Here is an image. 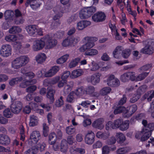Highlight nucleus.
<instances>
[{"instance_id":"nucleus-1","label":"nucleus","mask_w":154,"mask_h":154,"mask_svg":"<svg viewBox=\"0 0 154 154\" xmlns=\"http://www.w3.org/2000/svg\"><path fill=\"white\" fill-rule=\"evenodd\" d=\"M29 61V58L26 56L16 58L12 62V67L14 69H19L25 65Z\"/></svg>"},{"instance_id":"nucleus-2","label":"nucleus","mask_w":154,"mask_h":154,"mask_svg":"<svg viewBox=\"0 0 154 154\" xmlns=\"http://www.w3.org/2000/svg\"><path fill=\"white\" fill-rule=\"evenodd\" d=\"M96 11V8L93 6L83 8L79 13L80 17L81 19H87L90 17Z\"/></svg>"},{"instance_id":"nucleus-3","label":"nucleus","mask_w":154,"mask_h":154,"mask_svg":"<svg viewBox=\"0 0 154 154\" xmlns=\"http://www.w3.org/2000/svg\"><path fill=\"white\" fill-rule=\"evenodd\" d=\"M84 39L86 43L80 48L79 50L81 52H84L93 47L94 45V42L97 39V38L91 37H85Z\"/></svg>"},{"instance_id":"nucleus-4","label":"nucleus","mask_w":154,"mask_h":154,"mask_svg":"<svg viewBox=\"0 0 154 154\" xmlns=\"http://www.w3.org/2000/svg\"><path fill=\"white\" fill-rule=\"evenodd\" d=\"M154 130V123L152 122L148 124L143 129L142 132L144 135L142 138V140L145 141L148 139L150 136L152 131Z\"/></svg>"},{"instance_id":"nucleus-5","label":"nucleus","mask_w":154,"mask_h":154,"mask_svg":"<svg viewBox=\"0 0 154 154\" xmlns=\"http://www.w3.org/2000/svg\"><path fill=\"white\" fill-rule=\"evenodd\" d=\"M44 41L48 49H50L54 47L57 43V41L51 36L47 35L43 37Z\"/></svg>"},{"instance_id":"nucleus-6","label":"nucleus","mask_w":154,"mask_h":154,"mask_svg":"<svg viewBox=\"0 0 154 154\" xmlns=\"http://www.w3.org/2000/svg\"><path fill=\"white\" fill-rule=\"evenodd\" d=\"M22 108V103L18 100H14L11 106V112L16 114L19 113Z\"/></svg>"},{"instance_id":"nucleus-7","label":"nucleus","mask_w":154,"mask_h":154,"mask_svg":"<svg viewBox=\"0 0 154 154\" xmlns=\"http://www.w3.org/2000/svg\"><path fill=\"white\" fill-rule=\"evenodd\" d=\"M106 82L109 86L112 87H118L120 85L119 80L117 78H115L113 75H111L108 78Z\"/></svg>"},{"instance_id":"nucleus-8","label":"nucleus","mask_w":154,"mask_h":154,"mask_svg":"<svg viewBox=\"0 0 154 154\" xmlns=\"http://www.w3.org/2000/svg\"><path fill=\"white\" fill-rule=\"evenodd\" d=\"M106 17V16L104 12H98L92 16V18L95 22H100L104 21Z\"/></svg>"},{"instance_id":"nucleus-9","label":"nucleus","mask_w":154,"mask_h":154,"mask_svg":"<svg viewBox=\"0 0 154 154\" xmlns=\"http://www.w3.org/2000/svg\"><path fill=\"white\" fill-rule=\"evenodd\" d=\"M41 135L39 131H34L30 134L31 140L29 141V143H31L32 146H33V144H35L37 143Z\"/></svg>"},{"instance_id":"nucleus-10","label":"nucleus","mask_w":154,"mask_h":154,"mask_svg":"<svg viewBox=\"0 0 154 154\" xmlns=\"http://www.w3.org/2000/svg\"><path fill=\"white\" fill-rule=\"evenodd\" d=\"M11 48L9 45H2L0 51V54L4 57H7L11 55Z\"/></svg>"},{"instance_id":"nucleus-11","label":"nucleus","mask_w":154,"mask_h":154,"mask_svg":"<svg viewBox=\"0 0 154 154\" xmlns=\"http://www.w3.org/2000/svg\"><path fill=\"white\" fill-rule=\"evenodd\" d=\"M122 120L118 119L114 122L112 123L111 122H109L106 125V129H108L110 127L112 128L113 129H116L120 128L121 123H122Z\"/></svg>"},{"instance_id":"nucleus-12","label":"nucleus","mask_w":154,"mask_h":154,"mask_svg":"<svg viewBox=\"0 0 154 154\" xmlns=\"http://www.w3.org/2000/svg\"><path fill=\"white\" fill-rule=\"evenodd\" d=\"M77 40V39H75L73 37L68 36L63 41L62 43V45L63 46L67 47L72 45V44L76 43L78 42Z\"/></svg>"},{"instance_id":"nucleus-13","label":"nucleus","mask_w":154,"mask_h":154,"mask_svg":"<svg viewBox=\"0 0 154 154\" xmlns=\"http://www.w3.org/2000/svg\"><path fill=\"white\" fill-rule=\"evenodd\" d=\"M48 91L46 95L47 97L49 99L50 103L52 104L54 101V95L56 91L53 87H48Z\"/></svg>"},{"instance_id":"nucleus-14","label":"nucleus","mask_w":154,"mask_h":154,"mask_svg":"<svg viewBox=\"0 0 154 154\" xmlns=\"http://www.w3.org/2000/svg\"><path fill=\"white\" fill-rule=\"evenodd\" d=\"M101 76V74L99 73L94 74L88 79V81L93 85H95L99 82Z\"/></svg>"},{"instance_id":"nucleus-15","label":"nucleus","mask_w":154,"mask_h":154,"mask_svg":"<svg viewBox=\"0 0 154 154\" xmlns=\"http://www.w3.org/2000/svg\"><path fill=\"white\" fill-rule=\"evenodd\" d=\"M43 38L40 40L36 41L33 46V49L35 51H38L42 49L45 45V43Z\"/></svg>"},{"instance_id":"nucleus-16","label":"nucleus","mask_w":154,"mask_h":154,"mask_svg":"<svg viewBox=\"0 0 154 154\" xmlns=\"http://www.w3.org/2000/svg\"><path fill=\"white\" fill-rule=\"evenodd\" d=\"M140 52L144 54H151L154 52V49L151 44H146L141 50Z\"/></svg>"},{"instance_id":"nucleus-17","label":"nucleus","mask_w":154,"mask_h":154,"mask_svg":"<svg viewBox=\"0 0 154 154\" xmlns=\"http://www.w3.org/2000/svg\"><path fill=\"white\" fill-rule=\"evenodd\" d=\"M86 135L85 137V142L88 144H92L94 141V134L91 131H90Z\"/></svg>"},{"instance_id":"nucleus-18","label":"nucleus","mask_w":154,"mask_h":154,"mask_svg":"<svg viewBox=\"0 0 154 154\" xmlns=\"http://www.w3.org/2000/svg\"><path fill=\"white\" fill-rule=\"evenodd\" d=\"M59 69V67L56 66L52 67L45 74L46 77H51L55 75Z\"/></svg>"},{"instance_id":"nucleus-19","label":"nucleus","mask_w":154,"mask_h":154,"mask_svg":"<svg viewBox=\"0 0 154 154\" xmlns=\"http://www.w3.org/2000/svg\"><path fill=\"white\" fill-rule=\"evenodd\" d=\"M91 24V22L87 20H82L79 22L77 24V29L82 30Z\"/></svg>"},{"instance_id":"nucleus-20","label":"nucleus","mask_w":154,"mask_h":154,"mask_svg":"<svg viewBox=\"0 0 154 154\" xmlns=\"http://www.w3.org/2000/svg\"><path fill=\"white\" fill-rule=\"evenodd\" d=\"M10 143L9 137L5 134H0V144L3 145H7Z\"/></svg>"},{"instance_id":"nucleus-21","label":"nucleus","mask_w":154,"mask_h":154,"mask_svg":"<svg viewBox=\"0 0 154 154\" xmlns=\"http://www.w3.org/2000/svg\"><path fill=\"white\" fill-rule=\"evenodd\" d=\"M26 29L28 33L30 35L35 34L37 32L36 26L35 25H30L26 26Z\"/></svg>"},{"instance_id":"nucleus-22","label":"nucleus","mask_w":154,"mask_h":154,"mask_svg":"<svg viewBox=\"0 0 154 154\" xmlns=\"http://www.w3.org/2000/svg\"><path fill=\"white\" fill-rule=\"evenodd\" d=\"M103 121V119H99L93 123V126L95 128L101 129L103 127V125L102 124Z\"/></svg>"},{"instance_id":"nucleus-23","label":"nucleus","mask_w":154,"mask_h":154,"mask_svg":"<svg viewBox=\"0 0 154 154\" xmlns=\"http://www.w3.org/2000/svg\"><path fill=\"white\" fill-rule=\"evenodd\" d=\"M83 73V71L82 69H78L73 71L71 74L70 75V77L72 79H75L80 76Z\"/></svg>"},{"instance_id":"nucleus-24","label":"nucleus","mask_w":154,"mask_h":154,"mask_svg":"<svg viewBox=\"0 0 154 154\" xmlns=\"http://www.w3.org/2000/svg\"><path fill=\"white\" fill-rule=\"evenodd\" d=\"M68 148V146L66 140L65 139H63L60 143V151L63 152H67Z\"/></svg>"},{"instance_id":"nucleus-25","label":"nucleus","mask_w":154,"mask_h":154,"mask_svg":"<svg viewBox=\"0 0 154 154\" xmlns=\"http://www.w3.org/2000/svg\"><path fill=\"white\" fill-rule=\"evenodd\" d=\"M64 87L63 92L65 94H67L71 91L73 87L74 84L72 81H70L67 83H66Z\"/></svg>"},{"instance_id":"nucleus-26","label":"nucleus","mask_w":154,"mask_h":154,"mask_svg":"<svg viewBox=\"0 0 154 154\" xmlns=\"http://www.w3.org/2000/svg\"><path fill=\"white\" fill-rule=\"evenodd\" d=\"M46 58V55L44 53L39 54L35 57L36 60L39 63H41L44 62Z\"/></svg>"},{"instance_id":"nucleus-27","label":"nucleus","mask_w":154,"mask_h":154,"mask_svg":"<svg viewBox=\"0 0 154 154\" xmlns=\"http://www.w3.org/2000/svg\"><path fill=\"white\" fill-rule=\"evenodd\" d=\"M116 136L117 138L118 143L119 144H122L125 140V137L122 133H116Z\"/></svg>"},{"instance_id":"nucleus-28","label":"nucleus","mask_w":154,"mask_h":154,"mask_svg":"<svg viewBox=\"0 0 154 154\" xmlns=\"http://www.w3.org/2000/svg\"><path fill=\"white\" fill-rule=\"evenodd\" d=\"M137 107L136 105H133L127 107L126 110V112L128 115L131 116L137 110Z\"/></svg>"},{"instance_id":"nucleus-29","label":"nucleus","mask_w":154,"mask_h":154,"mask_svg":"<svg viewBox=\"0 0 154 154\" xmlns=\"http://www.w3.org/2000/svg\"><path fill=\"white\" fill-rule=\"evenodd\" d=\"M84 91L86 94L91 95L94 92L95 88L92 85L88 86L84 89Z\"/></svg>"},{"instance_id":"nucleus-30","label":"nucleus","mask_w":154,"mask_h":154,"mask_svg":"<svg viewBox=\"0 0 154 154\" xmlns=\"http://www.w3.org/2000/svg\"><path fill=\"white\" fill-rule=\"evenodd\" d=\"M37 118L34 115H32L30 116V121L29 125L31 127H33L37 125Z\"/></svg>"},{"instance_id":"nucleus-31","label":"nucleus","mask_w":154,"mask_h":154,"mask_svg":"<svg viewBox=\"0 0 154 154\" xmlns=\"http://www.w3.org/2000/svg\"><path fill=\"white\" fill-rule=\"evenodd\" d=\"M57 137L54 133H52L49 135V142L50 144L54 143L57 140Z\"/></svg>"},{"instance_id":"nucleus-32","label":"nucleus","mask_w":154,"mask_h":154,"mask_svg":"<svg viewBox=\"0 0 154 154\" xmlns=\"http://www.w3.org/2000/svg\"><path fill=\"white\" fill-rule=\"evenodd\" d=\"M129 122L128 121H125L124 122L122 121V123L119 128L122 131L127 130L129 128Z\"/></svg>"},{"instance_id":"nucleus-33","label":"nucleus","mask_w":154,"mask_h":154,"mask_svg":"<svg viewBox=\"0 0 154 154\" xmlns=\"http://www.w3.org/2000/svg\"><path fill=\"white\" fill-rule=\"evenodd\" d=\"M122 47L121 46H117L113 52V55L114 58H119V54L121 53Z\"/></svg>"},{"instance_id":"nucleus-34","label":"nucleus","mask_w":154,"mask_h":154,"mask_svg":"<svg viewBox=\"0 0 154 154\" xmlns=\"http://www.w3.org/2000/svg\"><path fill=\"white\" fill-rule=\"evenodd\" d=\"M21 31V29L18 26H14L11 28L9 30V32L10 33L15 34L18 33Z\"/></svg>"},{"instance_id":"nucleus-35","label":"nucleus","mask_w":154,"mask_h":154,"mask_svg":"<svg viewBox=\"0 0 154 154\" xmlns=\"http://www.w3.org/2000/svg\"><path fill=\"white\" fill-rule=\"evenodd\" d=\"M23 80V78L21 77H17L16 78L12 79L9 82V84L11 86H14L18 82H20Z\"/></svg>"},{"instance_id":"nucleus-36","label":"nucleus","mask_w":154,"mask_h":154,"mask_svg":"<svg viewBox=\"0 0 154 154\" xmlns=\"http://www.w3.org/2000/svg\"><path fill=\"white\" fill-rule=\"evenodd\" d=\"M144 97L145 99H147L148 101H151L152 99L154 97V90L148 92V94H145L144 95Z\"/></svg>"},{"instance_id":"nucleus-37","label":"nucleus","mask_w":154,"mask_h":154,"mask_svg":"<svg viewBox=\"0 0 154 154\" xmlns=\"http://www.w3.org/2000/svg\"><path fill=\"white\" fill-rule=\"evenodd\" d=\"M129 80L135 81L136 79L135 74L134 72L130 71L125 72Z\"/></svg>"},{"instance_id":"nucleus-38","label":"nucleus","mask_w":154,"mask_h":154,"mask_svg":"<svg viewBox=\"0 0 154 154\" xmlns=\"http://www.w3.org/2000/svg\"><path fill=\"white\" fill-rule=\"evenodd\" d=\"M130 149L128 147H125L119 148L116 151V152L118 154H123L128 152Z\"/></svg>"},{"instance_id":"nucleus-39","label":"nucleus","mask_w":154,"mask_h":154,"mask_svg":"<svg viewBox=\"0 0 154 154\" xmlns=\"http://www.w3.org/2000/svg\"><path fill=\"white\" fill-rule=\"evenodd\" d=\"M69 56V55L67 54L63 55L57 60V63L59 64L63 63L66 61Z\"/></svg>"},{"instance_id":"nucleus-40","label":"nucleus","mask_w":154,"mask_h":154,"mask_svg":"<svg viewBox=\"0 0 154 154\" xmlns=\"http://www.w3.org/2000/svg\"><path fill=\"white\" fill-rule=\"evenodd\" d=\"M80 60V58H77L71 61L69 64V67L71 68L75 66Z\"/></svg>"},{"instance_id":"nucleus-41","label":"nucleus","mask_w":154,"mask_h":154,"mask_svg":"<svg viewBox=\"0 0 154 154\" xmlns=\"http://www.w3.org/2000/svg\"><path fill=\"white\" fill-rule=\"evenodd\" d=\"M148 72H144L139 75L136 77V80L137 81H141L143 80L148 74Z\"/></svg>"},{"instance_id":"nucleus-42","label":"nucleus","mask_w":154,"mask_h":154,"mask_svg":"<svg viewBox=\"0 0 154 154\" xmlns=\"http://www.w3.org/2000/svg\"><path fill=\"white\" fill-rule=\"evenodd\" d=\"M97 51L95 49H91L87 51L85 53V54L87 56H94L98 54Z\"/></svg>"},{"instance_id":"nucleus-43","label":"nucleus","mask_w":154,"mask_h":154,"mask_svg":"<svg viewBox=\"0 0 154 154\" xmlns=\"http://www.w3.org/2000/svg\"><path fill=\"white\" fill-rule=\"evenodd\" d=\"M111 90V89L110 87H104L100 90V94L103 95H106L109 93Z\"/></svg>"},{"instance_id":"nucleus-44","label":"nucleus","mask_w":154,"mask_h":154,"mask_svg":"<svg viewBox=\"0 0 154 154\" xmlns=\"http://www.w3.org/2000/svg\"><path fill=\"white\" fill-rule=\"evenodd\" d=\"M49 127L46 124L44 123L43 124V134L45 137H47L48 134Z\"/></svg>"},{"instance_id":"nucleus-45","label":"nucleus","mask_w":154,"mask_h":154,"mask_svg":"<svg viewBox=\"0 0 154 154\" xmlns=\"http://www.w3.org/2000/svg\"><path fill=\"white\" fill-rule=\"evenodd\" d=\"M63 97L61 96L59 99L56 100L55 105L56 106L60 107L63 105L64 102L63 100Z\"/></svg>"},{"instance_id":"nucleus-46","label":"nucleus","mask_w":154,"mask_h":154,"mask_svg":"<svg viewBox=\"0 0 154 154\" xmlns=\"http://www.w3.org/2000/svg\"><path fill=\"white\" fill-rule=\"evenodd\" d=\"M131 54L130 50L128 49H125L122 51V55L123 57L125 58H127Z\"/></svg>"},{"instance_id":"nucleus-47","label":"nucleus","mask_w":154,"mask_h":154,"mask_svg":"<svg viewBox=\"0 0 154 154\" xmlns=\"http://www.w3.org/2000/svg\"><path fill=\"white\" fill-rule=\"evenodd\" d=\"M74 93L73 91L70 92L67 96L66 98V101L69 103H72L74 99Z\"/></svg>"},{"instance_id":"nucleus-48","label":"nucleus","mask_w":154,"mask_h":154,"mask_svg":"<svg viewBox=\"0 0 154 154\" xmlns=\"http://www.w3.org/2000/svg\"><path fill=\"white\" fill-rule=\"evenodd\" d=\"M13 12L10 10H7L4 13V16L6 19L11 18L13 16Z\"/></svg>"},{"instance_id":"nucleus-49","label":"nucleus","mask_w":154,"mask_h":154,"mask_svg":"<svg viewBox=\"0 0 154 154\" xmlns=\"http://www.w3.org/2000/svg\"><path fill=\"white\" fill-rule=\"evenodd\" d=\"M125 109V108L124 106H119L114 110V113L115 114H117L123 112Z\"/></svg>"},{"instance_id":"nucleus-50","label":"nucleus","mask_w":154,"mask_h":154,"mask_svg":"<svg viewBox=\"0 0 154 154\" xmlns=\"http://www.w3.org/2000/svg\"><path fill=\"white\" fill-rule=\"evenodd\" d=\"M4 116L7 118H9L12 116L11 112L9 108L6 109L3 112Z\"/></svg>"},{"instance_id":"nucleus-51","label":"nucleus","mask_w":154,"mask_h":154,"mask_svg":"<svg viewBox=\"0 0 154 154\" xmlns=\"http://www.w3.org/2000/svg\"><path fill=\"white\" fill-rule=\"evenodd\" d=\"M148 112L151 114L152 117L154 118V100L151 103Z\"/></svg>"},{"instance_id":"nucleus-52","label":"nucleus","mask_w":154,"mask_h":154,"mask_svg":"<svg viewBox=\"0 0 154 154\" xmlns=\"http://www.w3.org/2000/svg\"><path fill=\"white\" fill-rule=\"evenodd\" d=\"M152 66L151 64H148L141 67L140 69L142 71H145L149 69Z\"/></svg>"},{"instance_id":"nucleus-53","label":"nucleus","mask_w":154,"mask_h":154,"mask_svg":"<svg viewBox=\"0 0 154 154\" xmlns=\"http://www.w3.org/2000/svg\"><path fill=\"white\" fill-rule=\"evenodd\" d=\"M143 130L141 131H137L136 132L135 135V137L136 139H140L141 141H143L142 140V138L143 136L144 135V134L142 132Z\"/></svg>"},{"instance_id":"nucleus-54","label":"nucleus","mask_w":154,"mask_h":154,"mask_svg":"<svg viewBox=\"0 0 154 154\" xmlns=\"http://www.w3.org/2000/svg\"><path fill=\"white\" fill-rule=\"evenodd\" d=\"M127 100V98L125 94L123 95L122 97L119 101L118 104L120 105H123L126 102Z\"/></svg>"},{"instance_id":"nucleus-55","label":"nucleus","mask_w":154,"mask_h":154,"mask_svg":"<svg viewBox=\"0 0 154 154\" xmlns=\"http://www.w3.org/2000/svg\"><path fill=\"white\" fill-rule=\"evenodd\" d=\"M14 22L16 24H20L22 23L23 22L24 20L22 16H20L16 17L14 19Z\"/></svg>"},{"instance_id":"nucleus-56","label":"nucleus","mask_w":154,"mask_h":154,"mask_svg":"<svg viewBox=\"0 0 154 154\" xmlns=\"http://www.w3.org/2000/svg\"><path fill=\"white\" fill-rule=\"evenodd\" d=\"M36 88L37 87L35 85H32L26 88V91L28 93H32L35 90Z\"/></svg>"},{"instance_id":"nucleus-57","label":"nucleus","mask_w":154,"mask_h":154,"mask_svg":"<svg viewBox=\"0 0 154 154\" xmlns=\"http://www.w3.org/2000/svg\"><path fill=\"white\" fill-rule=\"evenodd\" d=\"M120 79L123 82H126L129 81L125 73L121 75Z\"/></svg>"},{"instance_id":"nucleus-58","label":"nucleus","mask_w":154,"mask_h":154,"mask_svg":"<svg viewBox=\"0 0 154 154\" xmlns=\"http://www.w3.org/2000/svg\"><path fill=\"white\" fill-rule=\"evenodd\" d=\"M66 132L68 134H73L75 131V129L71 127H67L66 129Z\"/></svg>"},{"instance_id":"nucleus-59","label":"nucleus","mask_w":154,"mask_h":154,"mask_svg":"<svg viewBox=\"0 0 154 154\" xmlns=\"http://www.w3.org/2000/svg\"><path fill=\"white\" fill-rule=\"evenodd\" d=\"M116 139L114 137H112L107 140V144L111 145L114 144L116 142Z\"/></svg>"},{"instance_id":"nucleus-60","label":"nucleus","mask_w":154,"mask_h":154,"mask_svg":"<svg viewBox=\"0 0 154 154\" xmlns=\"http://www.w3.org/2000/svg\"><path fill=\"white\" fill-rule=\"evenodd\" d=\"M102 146V143L99 141H98L93 145V147L94 149H97L101 147Z\"/></svg>"},{"instance_id":"nucleus-61","label":"nucleus","mask_w":154,"mask_h":154,"mask_svg":"<svg viewBox=\"0 0 154 154\" xmlns=\"http://www.w3.org/2000/svg\"><path fill=\"white\" fill-rule=\"evenodd\" d=\"M110 149L106 146H103L102 148V154H109Z\"/></svg>"},{"instance_id":"nucleus-62","label":"nucleus","mask_w":154,"mask_h":154,"mask_svg":"<svg viewBox=\"0 0 154 154\" xmlns=\"http://www.w3.org/2000/svg\"><path fill=\"white\" fill-rule=\"evenodd\" d=\"M91 64L92 65V67L91 69V71H95L99 68L98 65L94 61H92Z\"/></svg>"},{"instance_id":"nucleus-63","label":"nucleus","mask_w":154,"mask_h":154,"mask_svg":"<svg viewBox=\"0 0 154 154\" xmlns=\"http://www.w3.org/2000/svg\"><path fill=\"white\" fill-rule=\"evenodd\" d=\"M35 149L32 148H31L26 151L24 154H35Z\"/></svg>"},{"instance_id":"nucleus-64","label":"nucleus","mask_w":154,"mask_h":154,"mask_svg":"<svg viewBox=\"0 0 154 154\" xmlns=\"http://www.w3.org/2000/svg\"><path fill=\"white\" fill-rule=\"evenodd\" d=\"M70 74V72L69 71L65 72L62 76L61 79L63 80H65L69 77Z\"/></svg>"}]
</instances>
